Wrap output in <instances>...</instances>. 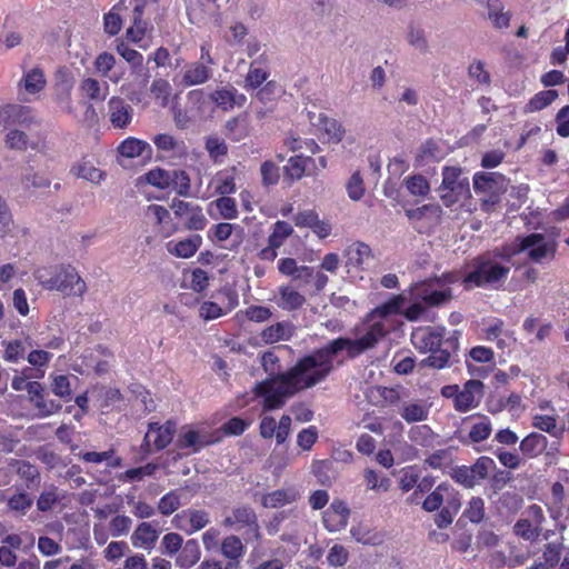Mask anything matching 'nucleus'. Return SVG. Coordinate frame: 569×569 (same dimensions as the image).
<instances>
[{
	"label": "nucleus",
	"mask_w": 569,
	"mask_h": 569,
	"mask_svg": "<svg viewBox=\"0 0 569 569\" xmlns=\"http://www.w3.org/2000/svg\"><path fill=\"white\" fill-rule=\"evenodd\" d=\"M383 320L370 323L366 332L357 339L338 337L320 348L300 357L293 367L274 377L258 382L253 388L257 398H261L263 411L282 408L287 399L300 391L311 389L325 381L335 370V357L346 351L348 359H356L376 346L389 335Z\"/></svg>",
	"instance_id": "f257e3e1"
},
{
	"label": "nucleus",
	"mask_w": 569,
	"mask_h": 569,
	"mask_svg": "<svg viewBox=\"0 0 569 569\" xmlns=\"http://www.w3.org/2000/svg\"><path fill=\"white\" fill-rule=\"evenodd\" d=\"M460 337L459 330H453L446 337L443 326H427L413 329L410 340L420 353H429L421 361L423 367L441 370L458 361Z\"/></svg>",
	"instance_id": "f03ea898"
},
{
	"label": "nucleus",
	"mask_w": 569,
	"mask_h": 569,
	"mask_svg": "<svg viewBox=\"0 0 569 569\" xmlns=\"http://www.w3.org/2000/svg\"><path fill=\"white\" fill-rule=\"evenodd\" d=\"M34 278L47 290L59 291L64 297H83L87 283L70 263L38 268Z\"/></svg>",
	"instance_id": "7ed1b4c3"
},
{
	"label": "nucleus",
	"mask_w": 569,
	"mask_h": 569,
	"mask_svg": "<svg viewBox=\"0 0 569 569\" xmlns=\"http://www.w3.org/2000/svg\"><path fill=\"white\" fill-rule=\"evenodd\" d=\"M469 269L461 279L463 289L469 291L475 288H498L505 282L510 272V267L498 262L490 253L478 254L467 264Z\"/></svg>",
	"instance_id": "20e7f679"
},
{
	"label": "nucleus",
	"mask_w": 569,
	"mask_h": 569,
	"mask_svg": "<svg viewBox=\"0 0 569 569\" xmlns=\"http://www.w3.org/2000/svg\"><path fill=\"white\" fill-rule=\"evenodd\" d=\"M508 179L500 172L478 171L473 174V190L477 194H485L481 209L490 211L501 200L508 188Z\"/></svg>",
	"instance_id": "39448f33"
},
{
	"label": "nucleus",
	"mask_w": 569,
	"mask_h": 569,
	"mask_svg": "<svg viewBox=\"0 0 569 569\" xmlns=\"http://www.w3.org/2000/svg\"><path fill=\"white\" fill-rule=\"evenodd\" d=\"M440 191V198L446 207L471 197L469 180L462 177V170L459 167H443Z\"/></svg>",
	"instance_id": "423d86ee"
},
{
	"label": "nucleus",
	"mask_w": 569,
	"mask_h": 569,
	"mask_svg": "<svg viewBox=\"0 0 569 569\" xmlns=\"http://www.w3.org/2000/svg\"><path fill=\"white\" fill-rule=\"evenodd\" d=\"M222 526L241 531L247 542L261 539L258 516L254 509L248 505L232 508L230 515L226 516L222 520Z\"/></svg>",
	"instance_id": "0eeeda50"
},
{
	"label": "nucleus",
	"mask_w": 569,
	"mask_h": 569,
	"mask_svg": "<svg viewBox=\"0 0 569 569\" xmlns=\"http://www.w3.org/2000/svg\"><path fill=\"white\" fill-rule=\"evenodd\" d=\"M496 468V462L487 456L479 457L471 466H456L451 468V479L466 489H472L488 478L489 471Z\"/></svg>",
	"instance_id": "6e6552de"
},
{
	"label": "nucleus",
	"mask_w": 569,
	"mask_h": 569,
	"mask_svg": "<svg viewBox=\"0 0 569 569\" xmlns=\"http://www.w3.org/2000/svg\"><path fill=\"white\" fill-rule=\"evenodd\" d=\"M278 271L287 277H291L292 281H301L302 283L313 282L315 292H321L327 286L329 278L322 271H315L309 266H298L293 258H281L278 261Z\"/></svg>",
	"instance_id": "1a4fd4ad"
},
{
	"label": "nucleus",
	"mask_w": 569,
	"mask_h": 569,
	"mask_svg": "<svg viewBox=\"0 0 569 569\" xmlns=\"http://www.w3.org/2000/svg\"><path fill=\"white\" fill-rule=\"evenodd\" d=\"M438 288V283L430 277L415 283L411 287V291L413 298L421 301L426 307L438 308L451 301L453 297L450 287L443 289Z\"/></svg>",
	"instance_id": "9d476101"
},
{
	"label": "nucleus",
	"mask_w": 569,
	"mask_h": 569,
	"mask_svg": "<svg viewBox=\"0 0 569 569\" xmlns=\"http://www.w3.org/2000/svg\"><path fill=\"white\" fill-rule=\"evenodd\" d=\"M170 207L186 230L201 231L206 228L208 220L199 204L173 199Z\"/></svg>",
	"instance_id": "9b49d317"
},
{
	"label": "nucleus",
	"mask_w": 569,
	"mask_h": 569,
	"mask_svg": "<svg viewBox=\"0 0 569 569\" xmlns=\"http://www.w3.org/2000/svg\"><path fill=\"white\" fill-rule=\"evenodd\" d=\"M525 518L517 520L513 526V532L517 537L535 541L539 538L545 522V513L539 505H530L525 511Z\"/></svg>",
	"instance_id": "f8f14e48"
},
{
	"label": "nucleus",
	"mask_w": 569,
	"mask_h": 569,
	"mask_svg": "<svg viewBox=\"0 0 569 569\" xmlns=\"http://www.w3.org/2000/svg\"><path fill=\"white\" fill-rule=\"evenodd\" d=\"M221 441L218 432L207 430L199 431L189 426H183L178 435L176 446L178 449H191L192 453L200 452L203 448Z\"/></svg>",
	"instance_id": "ddd939ff"
},
{
	"label": "nucleus",
	"mask_w": 569,
	"mask_h": 569,
	"mask_svg": "<svg viewBox=\"0 0 569 569\" xmlns=\"http://www.w3.org/2000/svg\"><path fill=\"white\" fill-rule=\"evenodd\" d=\"M176 431L177 422L172 419L167 420L164 423L150 422L141 447L144 451L150 452V436L154 435L153 449L161 451L171 443Z\"/></svg>",
	"instance_id": "4468645a"
},
{
	"label": "nucleus",
	"mask_w": 569,
	"mask_h": 569,
	"mask_svg": "<svg viewBox=\"0 0 569 569\" xmlns=\"http://www.w3.org/2000/svg\"><path fill=\"white\" fill-rule=\"evenodd\" d=\"M0 121L8 127L19 126L24 129L37 123L34 110L29 106L8 103L0 109Z\"/></svg>",
	"instance_id": "2eb2a0df"
},
{
	"label": "nucleus",
	"mask_w": 569,
	"mask_h": 569,
	"mask_svg": "<svg viewBox=\"0 0 569 569\" xmlns=\"http://www.w3.org/2000/svg\"><path fill=\"white\" fill-rule=\"evenodd\" d=\"M482 396L483 383L476 379L468 380L456 397L455 409L458 412H467L479 405Z\"/></svg>",
	"instance_id": "dca6fc26"
},
{
	"label": "nucleus",
	"mask_w": 569,
	"mask_h": 569,
	"mask_svg": "<svg viewBox=\"0 0 569 569\" xmlns=\"http://www.w3.org/2000/svg\"><path fill=\"white\" fill-rule=\"evenodd\" d=\"M209 98L217 108L224 112L231 111L234 108H242L247 102V97L232 86L216 89L210 93Z\"/></svg>",
	"instance_id": "f3484780"
},
{
	"label": "nucleus",
	"mask_w": 569,
	"mask_h": 569,
	"mask_svg": "<svg viewBox=\"0 0 569 569\" xmlns=\"http://www.w3.org/2000/svg\"><path fill=\"white\" fill-rule=\"evenodd\" d=\"M350 510L342 500H333L329 508L323 511L322 522L330 532H337L345 529L348 525Z\"/></svg>",
	"instance_id": "a211bd4d"
},
{
	"label": "nucleus",
	"mask_w": 569,
	"mask_h": 569,
	"mask_svg": "<svg viewBox=\"0 0 569 569\" xmlns=\"http://www.w3.org/2000/svg\"><path fill=\"white\" fill-rule=\"evenodd\" d=\"M109 120L113 128L126 129L132 121L133 108L120 97H111L108 101Z\"/></svg>",
	"instance_id": "6ab92c4d"
},
{
	"label": "nucleus",
	"mask_w": 569,
	"mask_h": 569,
	"mask_svg": "<svg viewBox=\"0 0 569 569\" xmlns=\"http://www.w3.org/2000/svg\"><path fill=\"white\" fill-rule=\"evenodd\" d=\"M30 397L31 402L43 416H50L61 410L62 406L56 400H47L44 388L38 381H30L26 390Z\"/></svg>",
	"instance_id": "aec40b11"
},
{
	"label": "nucleus",
	"mask_w": 569,
	"mask_h": 569,
	"mask_svg": "<svg viewBox=\"0 0 569 569\" xmlns=\"http://www.w3.org/2000/svg\"><path fill=\"white\" fill-rule=\"evenodd\" d=\"M9 466L16 470L27 490H37L40 487L41 475L36 465L28 460L11 459Z\"/></svg>",
	"instance_id": "412c9836"
},
{
	"label": "nucleus",
	"mask_w": 569,
	"mask_h": 569,
	"mask_svg": "<svg viewBox=\"0 0 569 569\" xmlns=\"http://www.w3.org/2000/svg\"><path fill=\"white\" fill-rule=\"evenodd\" d=\"M307 302L306 297L292 283L278 287L277 306L286 311H297Z\"/></svg>",
	"instance_id": "4be33fe9"
},
{
	"label": "nucleus",
	"mask_w": 569,
	"mask_h": 569,
	"mask_svg": "<svg viewBox=\"0 0 569 569\" xmlns=\"http://www.w3.org/2000/svg\"><path fill=\"white\" fill-rule=\"evenodd\" d=\"M224 136L233 141L239 142L250 134V116L248 112H241L234 117H231L224 122L223 126Z\"/></svg>",
	"instance_id": "5701e85b"
},
{
	"label": "nucleus",
	"mask_w": 569,
	"mask_h": 569,
	"mask_svg": "<svg viewBox=\"0 0 569 569\" xmlns=\"http://www.w3.org/2000/svg\"><path fill=\"white\" fill-rule=\"evenodd\" d=\"M202 244V237L193 233L182 240H171L167 242V251L177 258L188 259L194 256Z\"/></svg>",
	"instance_id": "b1692460"
},
{
	"label": "nucleus",
	"mask_w": 569,
	"mask_h": 569,
	"mask_svg": "<svg viewBox=\"0 0 569 569\" xmlns=\"http://www.w3.org/2000/svg\"><path fill=\"white\" fill-rule=\"evenodd\" d=\"M159 538V531L150 522H141L131 536L133 547L150 550Z\"/></svg>",
	"instance_id": "393cba45"
},
{
	"label": "nucleus",
	"mask_w": 569,
	"mask_h": 569,
	"mask_svg": "<svg viewBox=\"0 0 569 569\" xmlns=\"http://www.w3.org/2000/svg\"><path fill=\"white\" fill-rule=\"evenodd\" d=\"M548 447V439L539 432H530L519 445V449L525 458L532 459L540 456Z\"/></svg>",
	"instance_id": "a878e982"
},
{
	"label": "nucleus",
	"mask_w": 569,
	"mask_h": 569,
	"mask_svg": "<svg viewBox=\"0 0 569 569\" xmlns=\"http://www.w3.org/2000/svg\"><path fill=\"white\" fill-rule=\"evenodd\" d=\"M531 426L556 439H561L566 431V425L558 423L557 418L551 415H533Z\"/></svg>",
	"instance_id": "bb28decb"
},
{
	"label": "nucleus",
	"mask_w": 569,
	"mask_h": 569,
	"mask_svg": "<svg viewBox=\"0 0 569 569\" xmlns=\"http://www.w3.org/2000/svg\"><path fill=\"white\" fill-rule=\"evenodd\" d=\"M154 146L164 152H170L172 157L186 158L188 156V147L183 140H177L168 133H160L153 138Z\"/></svg>",
	"instance_id": "cd10ccee"
},
{
	"label": "nucleus",
	"mask_w": 569,
	"mask_h": 569,
	"mask_svg": "<svg viewBox=\"0 0 569 569\" xmlns=\"http://www.w3.org/2000/svg\"><path fill=\"white\" fill-rule=\"evenodd\" d=\"M299 492L295 488L277 489L262 496L261 505L264 508H280L295 502Z\"/></svg>",
	"instance_id": "c85d7f7f"
},
{
	"label": "nucleus",
	"mask_w": 569,
	"mask_h": 569,
	"mask_svg": "<svg viewBox=\"0 0 569 569\" xmlns=\"http://www.w3.org/2000/svg\"><path fill=\"white\" fill-rule=\"evenodd\" d=\"M79 91L90 101H104L109 93V84L88 77L81 80Z\"/></svg>",
	"instance_id": "c756f323"
},
{
	"label": "nucleus",
	"mask_w": 569,
	"mask_h": 569,
	"mask_svg": "<svg viewBox=\"0 0 569 569\" xmlns=\"http://www.w3.org/2000/svg\"><path fill=\"white\" fill-rule=\"evenodd\" d=\"M406 298L402 295H395L386 302L373 308L368 315L367 320H375L376 318H387L392 315H401Z\"/></svg>",
	"instance_id": "7c9ffc66"
},
{
	"label": "nucleus",
	"mask_w": 569,
	"mask_h": 569,
	"mask_svg": "<svg viewBox=\"0 0 569 569\" xmlns=\"http://www.w3.org/2000/svg\"><path fill=\"white\" fill-rule=\"evenodd\" d=\"M178 552L176 565L181 569L191 568L201 557L200 546L196 539L187 540Z\"/></svg>",
	"instance_id": "2f4dec72"
},
{
	"label": "nucleus",
	"mask_w": 569,
	"mask_h": 569,
	"mask_svg": "<svg viewBox=\"0 0 569 569\" xmlns=\"http://www.w3.org/2000/svg\"><path fill=\"white\" fill-rule=\"evenodd\" d=\"M204 149L214 164L223 163L229 152L226 140L217 134L206 137Z\"/></svg>",
	"instance_id": "473e14b6"
},
{
	"label": "nucleus",
	"mask_w": 569,
	"mask_h": 569,
	"mask_svg": "<svg viewBox=\"0 0 569 569\" xmlns=\"http://www.w3.org/2000/svg\"><path fill=\"white\" fill-rule=\"evenodd\" d=\"M210 78V68L200 62H192L186 66L182 74V84L191 87L202 84Z\"/></svg>",
	"instance_id": "72a5a7b5"
},
{
	"label": "nucleus",
	"mask_w": 569,
	"mask_h": 569,
	"mask_svg": "<svg viewBox=\"0 0 569 569\" xmlns=\"http://www.w3.org/2000/svg\"><path fill=\"white\" fill-rule=\"evenodd\" d=\"M266 64L267 57L264 53H262L258 59L251 62L249 71L246 77L247 88L256 89L268 79L269 72L264 68Z\"/></svg>",
	"instance_id": "f704fd0d"
},
{
	"label": "nucleus",
	"mask_w": 569,
	"mask_h": 569,
	"mask_svg": "<svg viewBox=\"0 0 569 569\" xmlns=\"http://www.w3.org/2000/svg\"><path fill=\"white\" fill-rule=\"evenodd\" d=\"M118 151L126 158H136L147 152V158L151 157V146L144 140L134 137L124 139L118 147Z\"/></svg>",
	"instance_id": "c9c22d12"
},
{
	"label": "nucleus",
	"mask_w": 569,
	"mask_h": 569,
	"mask_svg": "<svg viewBox=\"0 0 569 569\" xmlns=\"http://www.w3.org/2000/svg\"><path fill=\"white\" fill-rule=\"evenodd\" d=\"M291 336L292 330L289 322H277L264 328L260 333L262 341L269 345L289 340Z\"/></svg>",
	"instance_id": "e433bc0d"
},
{
	"label": "nucleus",
	"mask_w": 569,
	"mask_h": 569,
	"mask_svg": "<svg viewBox=\"0 0 569 569\" xmlns=\"http://www.w3.org/2000/svg\"><path fill=\"white\" fill-rule=\"evenodd\" d=\"M362 476L367 490L381 493L387 492L391 487L390 478L382 472L366 468Z\"/></svg>",
	"instance_id": "4c0bfd02"
},
{
	"label": "nucleus",
	"mask_w": 569,
	"mask_h": 569,
	"mask_svg": "<svg viewBox=\"0 0 569 569\" xmlns=\"http://www.w3.org/2000/svg\"><path fill=\"white\" fill-rule=\"evenodd\" d=\"M214 190L220 196L236 192V168L218 171L213 178Z\"/></svg>",
	"instance_id": "58836bf2"
},
{
	"label": "nucleus",
	"mask_w": 569,
	"mask_h": 569,
	"mask_svg": "<svg viewBox=\"0 0 569 569\" xmlns=\"http://www.w3.org/2000/svg\"><path fill=\"white\" fill-rule=\"evenodd\" d=\"M116 51L130 64L133 73L140 74L143 71L142 53L129 48L122 40L117 41Z\"/></svg>",
	"instance_id": "ea45409f"
},
{
	"label": "nucleus",
	"mask_w": 569,
	"mask_h": 569,
	"mask_svg": "<svg viewBox=\"0 0 569 569\" xmlns=\"http://www.w3.org/2000/svg\"><path fill=\"white\" fill-rule=\"evenodd\" d=\"M170 188L180 197H191V179L186 170H172L170 174Z\"/></svg>",
	"instance_id": "a19ab883"
},
{
	"label": "nucleus",
	"mask_w": 569,
	"mask_h": 569,
	"mask_svg": "<svg viewBox=\"0 0 569 569\" xmlns=\"http://www.w3.org/2000/svg\"><path fill=\"white\" fill-rule=\"evenodd\" d=\"M21 83L28 93L36 94L46 88L47 80L42 69L36 67L24 73Z\"/></svg>",
	"instance_id": "79ce46f5"
},
{
	"label": "nucleus",
	"mask_w": 569,
	"mask_h": 569,
	"mask_svg": "<svg viewBox=\"0 0 569 569\" xmlns=\"http://www.w3.org/2000/svg\"><path fill=\"white\" fill-rule=\"evenodd\" d=\"M558 98L557 90L549 89L536 93L525 106V113L540 111L551 104Z\"/></svg>",
	"instance_id": "37998d69"
},
{
	"label": "nucleus",
	"mask_w": 569,
	"mask_h": 569,
	"mask_svg": "<svg viewBox=\"0 0 569 569\" xmlns=\"http://www.w3.org/2000/svg\"><path fill=\"white\" fill-rule=\"evenodd\" d=\"M71 173L77 178L84 179L92 183H100L104 178V172L96 168L90 161L82 160L71 168Z\"/></svg>",
	"instance_id": "c03bdc74"
},
{
	"label": "nucleus",
	"mask_w": 569,
	"mask_h": 569,
	"mask_svg": "<svg viewBox=\"0 0 569 569\" xmlns=\"http://www.w3.org/2000/svg\"><path fill=\"white\" fill-rule=\"evenodd\" d=\"M3 347V360L9 363H18L24 359L26 346L20 339L3 340L1 341Z\"/></svg>",
	"instance_id": "a18cd8bd"
},
{
	"label": "nucleus",
	"mask_w": 569,
	"mask_h": 569,
	"mask_svg": "<svg viewBox=\"0 0 569 569\" xmlns=\"http://www.w3.org/2000/svg\"><path fill=\"white\" fill-rule=\"evenodd\" d=\"M452 491H453V488L450 485L445 483V482L440 483L439 486L436 487V489L433 491H431L426 497V499L422 502V508L429 512L438 510L442 506V503L445 501V496L447 495V492H452Z\"/></svg>",
	"instance_id": "49530a36"
},
{
	"label": "nucleus",
	"mask_w": 569,
	"mask_h": 569,
	"mask_svg": "<svg viewBox=\"0 0 569 569\" xmlns=\"http://www.w3.org/2000/svg\"><path fill=\"white\" fill-rule=\"evenodd\" d=\"M292 233L293 228L290 223L278 220L272 226L271 233L268 237V243L279 249Z\"/></svg>",
	"instance_id": "de8ad7c7"
},
{
	"label": "nucleus",
	"mask_w": 569,
	"mask_h": 569,
	"mask_svg": "<svg viewBox=\"0 0 569 569\" xmlns=\"http://www.w3.org/2000/svg\"><path fill=\"white\" fill-rule=\"evenodd\" d=\"M348 263L360 268L362 264L372 257L371 248L361 241H357L348 249Z\"/></svg>",
	"instance_id": "09e8293b"
},
{
	"label": "nucleus",
	"mask_w": 569,
	"mask_h": 569,
	"mask_svg": "<svg viewBox=\"0 0 569 569\" xmlns=\"http://www.w3.org/2000/svg\"><path fill=\"white\" fill-rule=\"evenodd\" d=\"M212 297L218 300L227 313L231 312L239 305V295L231 286L221 287Z\"/></svg>",
	"instance_id": "8fccbe9b"
},
{
	"label": "nucleus",
	"mask_w": 569,
	"mask_h": 569,
	"mask_svg": "<svg viewBox=\"0 0 569 569\" xmlns=\"http://www.w3.org/2000/svg\"><path fill=\"white\" fill-rule=\"evenodd\" d=\"M221 553L227 559H241L244 555V546L238 536L230 535L221 542Z\"/></svg>",
	"instance_id": "3c124183"
},
{
	"label": "nucleus",
	"mask_w": 569,
	"mask_h": 569,
	"mask_svg": "<svg viewBox=\"0 0 569 569\" xmlns=\"http://www.w3.org/2000/svg\"><path fill=\"white\" fill-rule=\"evenodd\" d=\"M400 415L408 423L419 422L428 418L429 408L423 403L412 402L405 405Z\"/></svg>",
	"instance_id": "603ef678"
},
{
	"label": "nucleus",
	"mask_w": 569,
	"mask_h": 569,
	"mask_svg": "<svg viewBox=\"0 0 569 569\" xmlns=\"http://www.w3.org/2000/svg\"><path fill=\"white\" fill-rule=\"evenodd\" d=\"M492 431L491 421L487 416H481L480 420L475 422L468 433L471 442L478 443L489 438Z\"/></svg>",
	"instance_id": "864d4df0"
},
{
	"label": "nucleus",
	"mask_w": 569,
	"mask_h": 569,
	"mask_svg": "<svg viewBox=\"0 0 569 569\" xmlns=\"http://www.w3.org/2000/svg\"><path fill=\"white\" fill-rule=\"evenodd\" d=\"M170 174H171V171H168V170L157 167V168L149 170L143 176V179L148 184H150L154 188H158L160 190H166V189L170 188V181H171Z\"/></svg>",
	"instance_id": "5fc2aeb1"
},
{
	"label": "nucleus",
	"mask_w": 569,
	"mask_h": 569,
	"mask_svg": "<svg viewBox=\"0 0 569 569\" xmlns=\"http://www.w3.org/2000/svg\"><path fill=\"white\" fill-rule=\"evenodd\" d=\"M468 76L479 86L490 87L491 76L481 60H473L468 67Z\"/></svg>",
	"instance_id": "6e6d98bb"
},
{
	"label": "nucleus",
	"mask_w": 569,
	"mask_h": 569,
	"mask_svg": "<svg viewBox=\"0 0 569 569\" xmlns=\"http://www.w3.org/2000/svg\"><path fill=\"white\" fill-rule=\"evenodd\" d=\"M184 513L188 516V531L192 535L203 529L209 522V513L202 509H186Z\"/></svg>",
	"instance_id": "4d7b16f0"
},
{
	"label": "nucleus",
	"mask_w": 569,
	"mask_h": 569,
	"mask_svg": "<svg viewBox=\"0 0 569 569\" xmlns=\"http://www.w3.org/2000/svg\"><path fill=\"white\" fill-rule=\"evenodd\" d=\"M440 148L436 140L427 139L418 149L416 154V163L418 166L435 159H439Z\"/></svg>",
	"instance_id": "13d9d810"
},
{
	"label": "nucleus",
	"mask_w": 569,
	"mask_h": 569,
	"mask_svg": "<svg viewBox=\"0 0 569 569\" xmlns=\"http://www.w3.org/2000/svg\"><path fill=\"white\" fill-rule=\"evenodd\" d=\"M148 26V21L142 17L132 16V26L127 29L126 38L133 43L140 44L147 34Z\"/></svg>",
	"instance_id": "bf43d9fd"
},
{
	"label": "nucleus",
	"mask_w": 569,
	"mask_h": 569,
	"mask_svg": "<svg viewBox=\"0 0 569 569\" xmlns=\"http://www.w3.org/2000/svg\"><path fill=\"white\" fill-rule=\"evenodd\" d=\"M261 183L269 188L276 186L280 179V168L271 160H266L260 166Z\"/></svg>",
	"instance_id": "052dcab7"
},
{
	"label": "nucleus",
	"mask_w": 569,
	"mask_h": 569,
	"mask_svg": "<svg viewBox=\"0 0 569 569\" xmlns=\"http://www.w3.org/2000/svg\"><path fill=\"white\" fill-rule=\"evenodd\" d=\"M181 506L180 495L177 490H170L163 495L158 502V511L162 516H170Z\"/></svg>",
	"instance_id": "680f3d73"
},
{
	"label": "nucleus",
	"mask_w": 569,
	"mask_h": 569,
	"mask_svg": "<svg viewBox=\"0 0 569 569\" xmlns=\"http://www.w3.org/2000/svg\"><path fill=\"white\" fill-rule=\"evenodd\" d=\"M405 186L412 196L426 197L430 192V184L422 174L406 178Z\"/></svg>",
	"instance_id": "e2e57ef3"
},
{
	"label": "nucleus",
	"mask_w": 569,
	"mask_h": 569,
	"mask_svg": "<svg viewBox=\"0 0 569 569\" xmlns=\"http://www.w3.org/2000/svg\"><path fill=\"white\" fill-rule=\"evenodd\" d=\"M485 501L480 497H472L463 511V517L472 523H480L485 519Z\"/></svg>",
	"instance_id": "0e129e2a"
},
{
	"label": "nucleus",
	"mask_w": 569,
	"mask_h": 569,
	"mask_svg": "<svg viewBox=\"0 0 569 569\" xmlns=\"http://www.w3.org/2000/svg\"><path fill=\"white\" fill-rule=\"evenodd\" d=\"M303 156L290 157L288 163L283 167L286 179L290 181L300 180L306 176V167L303 166Z\"/></svg>",
	"instance_id": "69168bd1"
},
{
	"label": "nucleus",
	"mask_w": 569,
	"mask_h": 569,
	"mask_svg": "<svg viewBox=\"0 0 569 569\" xmlns=\"http://www.w3.org/2000/svg\"><path fill=\"white\" fill-rule=\"evenodd\" d=\"M61 497L59 496L58 488L50 486L43 490L37 499V508L39 511H50L57 503H59Z\"/></svg>",
	"instance_id": "338daca9"
},
{
	"label": "nucleus",
	"mask_w": 569,
	"mask_h": 569,
	"mask_svg": "<svg viewBox=\"0 0 569 569\" xmlns=\"http://www.w3.org/2000/svg\"><path fill=\"white\" fill-rule=\"evenodd\" d=\"M33 505V498L24 490L13 493L8 499V507L10 510L24 515Z\"/></svg>",
	"instance_id": "774afa93"
}]
</instances>
